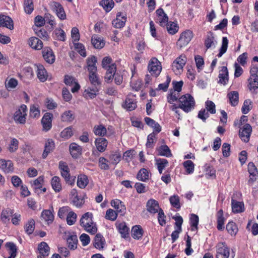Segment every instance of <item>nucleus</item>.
<instances>
[{
	"label": "nucleus",
	"instance_id": "1",
	"mask_svg": "<svg viewBox=\"0 0 258 258\" xmlns=\"http://www.w3.org/2000/svg\"><path fill=\"white\" fill-rule=\"evenodd\" d=\"M93 215L91 213L87 212L81 217L80 220V225L88 232L94 234L97 230L96 224L92 220Z\"/></svg>",
	"mask_w": 258,
	"mask_h": 258
},
{
	"label": "nucleus",
	"instance_id": "2",
	"mask_svg": "<svg viewBox=\"0 0 258 258\" xmlns=\"http://www.w3.org/2000/svg\"><path fill=\"white\" fill-rule=\"evenodd\" d=\"M178 102L179 107L186 113L191 111L195 106V99L189 94H186L179 97Z\"/></svg>",
	"mask_w": 258,
	"mask_h": 258
},
{
	"label": "nucleus",
	"instance_id": "3",
	"mask_svg": "<svg viewBox=\"0 0 258 258\" xmlns=\"http://www.w3.org/2000/svg\"><path fill=\"white\" fill-rule=\"evenodd\" d=\"M193 33L189 30H186L183 32L177 42V47L181 49L186 46L191 41L193 37Z\"/></svg>",
	"mask_w": 258,
	"mask_h": 258
},
{
	"label": "nucleus",
	"instance_id": "4",
	"mask_svg": "<svg viewBox=\"0 0 258 258\" xmlns=\"http://www.w3.org/2000/svg\"><path fill=\"white\" fill-rule=\"evenodd\" d=\"M186 62V57L181 54L172 63V70L176 75H180L183 70V67Z\"/></svg>",
	"mask_w": 258,
	"mask_h": 258
},
{
	"label": "nucleus",
	"instance_id": "5",
	"mask_svg": "<svg viewBox=\"0 0 258 258\" xmlns=\"http://www.w3.org/2000/svg\"><path fill=\"white\" fill-rule=\"evenodd\" d=\"M148 68L151 75L155 77L158 76L162 70L160 62L155 57L150 60Z\"/></svg>",
	"mask_w": 258,
	"mask_h": 258
},
{
	"label": "nucleus",
	"instance_id": "6",
	"mask_svg": "<svg viewBox=\"0 0 258 258\" xmlns=\"http://www.w3.org/2000/svg\"><path fill=\"white\" fill-rule=\"evenodd\" d=\"M27 113V107L26 105L23 104L21 105L18 110L14 114V120L18 123L24 124L26 122V116Z\"/></svg>",
	"mask_w": 258,
	"mask_h": 258
},
{
	"label": "nucleus",
	"instance_id": "7",
	"mask_svg": "<svg viewBox=\"0 0 258 258\" xmlns=\"http://www.w3.org/2000/svg\"><path fill=\"white\" fill-rule=\"evenodd\" d=\"M229 249L227 246L222 242L218 243L216 246V258H228Z\"/></svg>",
	"mask_w": 258,
	"mask_h": 258
},
{
	"label": "nucleus",
	"instance_id": "8",
	"mask_svg": "<svg viewBox=\"0 0 258 258\" xmlns=\"http://www.w3.org/2000/svg\"><path fill=\"white\" fill-rule=\"evenodd\" d=\"M50 6L52 10L60 20H63L66 19L64 9L60 3L54 1L50 3Z\"/></svg>",
	"mask_w": 258,
	"mask_h": 258
},
{
	"label": "nucleus",
	"instance_id": "9",
	"mask_svg": "<svg viewBox=\"0 0 258 258\" xmlns=\"http://www.w3.org/2000/svg\"><path fill=\"white\" fill-rule=\"evenodd\" d=\"M64 83L66 85L72 87L71 91L73 93L78 92L80 89V86L77 80L72 76L66 75L64 78Z\"/></svg>",
	"mask_w": 258,
	"mask_h": 258
},
{
	"label": "nucleus",
	"instance_id": "10",
	"mask_svg": "<svg viewBox=\"0 0 258 258\" xmlns=\"http://www.w3.org/2000/svg\"><path fill=\"white\" fill-rule=\"evenodd\" d=\"M252 128L249 124H246L241 127L239 132V135L241 139L245 142H248L249 140Z\"/></svg>",
	"mask_w": 258,
	"mask_h": 258
},
{
	"label": "nucleus",
	"instance_id": "11",
	"mask_svg": "<svg viewBox=\"0 0 258 258\" xmlns=\"http://www.w3.org/2000/svg\"><path fill=\"white\" fill-rule=\"evenodd\" d=\"M53 114L50 112L45 113L41 119V123L43 126V130L47 132L50 130L52 127V119Z\"/></svg>",
	"mask_w": 258,
	"mask_h": 258
},
{
	"label": "nucleus",
	"instance_id": "12",
	"mask_svg": "<svg viewBox=\"0 0 258 258\" xmlns=\"http://www.w3.org/2000/svg\"><path fill=\"white\" fill-rule=\"evenodd\" d=\"M44 60L48 63H53L55 61V55L52 50L48 47H44L42 51Z\"/></svg>",
	"mask_w": 258,
	"mask_h": 258
},
{
	"label": "nucleus",
	"instance_id": "13",
	"mask_svg": "<svg viewBox=\"0 0 258 258\" xmlns=\"http://www.w3.org/2000/svg\"><path fill=\"white\" fill-rule=\"evenodd\" d=\"M146 207L147 211L151 214L158 213L160 209H161L158 202L153 199L148 201Z\"/></svg>",
	"mask_w": 258,
	"mask_h": 258
},
{
	"label": "nucleus",
	"instance_id": "14",
	"mask_svg": "<svg viewBox=\"0 0 258 258\" xmlns=\"http://www.w3.org/2000/svg\"><path fill=\"white\" fill-rule=\"evenodd\" d=\"M0 169L6 173L13 172L14 165L11 160L0 159Z\"/></svg>",
	"mask_w": 258,
	"mask_h": 258
},
{
	"label": "nucleus",
	"instance_id": "15",
	"mask_svg": "<svg viewBox=\"0 0 258 258\" xmlns=\"http://www.w3.org/2000/svg\"><path fill=\"white\" fill-rule=\"evenodd\" d=\"M0 27H5L10 30L14 29V22L9 16L0 15Z\"/></svg>",
	"mask_w": 258,
	"mask_h": 258
},
{
	"label": "nucleus",
	"instance_id": "16",
	"mask_svg": "<svg viewBox=\"0 0 258 258\" xmlns=\"http://www.w3.org/2000/svg\"><path fill=\"white\" fill-rule=\"evenodd\" d=\"M55 148V143L52 139H48L46 141L44 150L42 153V157L43 159H45L48 155L53 151Z\"/></svg>",
	"mask_w": 258,
	"mask_h": 258
},
{
	"label": "nucleus",
	"instance_id": "17",
	"mask_svg": "<svg viewBox=\"0 0 258 258\" xmlns=\"http://www.w3.org/2000/svg\"><path fill=\"white\" fill-rule=\"evenodd\" d=\"M219 80L218 83L225 85L228 81V72L226 67H221L219 74Z\"/></svg>",
	"mask_w": 258,
	"mask_h": 258
},
{
	"label": "nucleus",
	"instance_id": "18",
	"mask_svg": "<svg viewBox=\"0 0 258 258\" xmlns=\"http://www.w3.org/2000/svg\"><path fill=\"white\" fill-rule=\"evenodd\" d=\"M91 43L97 49H101L105 45V41L103 38L98 35H93L91 38Z\"/></svg>",
	"mask_w": 258,
	"mask_h": 258
},
{
	"label": "nucleus",
	"instance_id": "19",
	"mask_svg": "<svg viewBox=\"0 0 258 258\" xmlns=\"http://www.w3.org/2000/svg\"><path fill=\"white\" fill-rule=\"evenodd\" d=\"M29 45L35 50H40L42 48L43 44L42 41L35 37H31L28 40Z\"/></svg>",
	"mask_w": 258,
	"mask_h": 258
},
{
	"label": "nucleus",
	"instance_id": "20",
	"mask_svg": "<svg viewBox=\"0 0 258 258\" xmlns=\"http://www.w3.org/2000/svg\"><path fill=\"white\" fill-rule=\"evenodd\" d=\"M99 89L100 88L98 87H88L84 91L83 96L87 99H93L96 96Z\"/></svg>",
	"mask_w": 258,
	"mask_h": 258
},
{
	"label": "nucleus",
	"instance_id": "21",
	"mask_svg": "<svg viewBox=\"0 0 258 258\" xmlns=\"http://www.w3.org/2000/svg\"><path fill=\"white\" fill-rule=\"evenodd\" d=\"M82 147L75 143H71L70 145V152L74 158H77L82 153Z\"/></svg>",
	"mask_w": 258,
	"mask_h": 258
},
{
	"label": "nucleus",
	"instance_id": "22",
	"mask_svg": "<svg viewBox=\"0 0 258 258\" xmlns=\"http://www.w3.org/2000/svg\"><path fill=\"white\" fill-rule=\"evenodd\" d=\"M37 67V76L39 80L42 82H45L47 79V73L44 67L41 64H38Z\"/></svg>",
	"mask_w": 258,
	"mask_h": 258
},
{
	"label": "nucleus",
	"instance_id": "23",
	"mask_svg": "<svg viewBox=\"0 0 258 258\" xmlns=\"http://www.w3.org/2000/svg\"><path fill=\"white\" fill-rule=\"evenodd\" d=\"M106 73L104 77L105 81L107 83H109L113 79V77L115 75V73L116 71V66L114 63H112L108 67L107 70H106Z\"/></svg>",
	"mask_w": 258,
	"mask_h": 258
},
{
	"label": "nucleus",
	"instance_id": "24",
	"mask_svg": "<svg viewBox=\"0 0 258 258\" xmlns=\"http://www.w3.org/2000/svg\"><path fill=\"white\" fill-rule=\"evenodd\" d=\"M75 118L74 112L72 110L64 111L60 116L61 120L64 122H72Z\"/></svg>",
	"mask_w": 258,
	"mask_h": 258
},
{
	"label": "nucleus",
	"instance_id": "25",
	"mask_svg": "<svg viewBox=\"0 0 258 258\" xmlns=\"http://www.w3.org/2000/svg\"><path fill=\"white\" fill-rule=\"evenodd\" d=\"M97 62L96 58L95 56H92L91 57H89L87 59V69L89 73H93L94 72H96L97 71V67L96 66V63Z\"/></svg>",
	"mask_w": 258,
	"mask_h": 258
},
{
	"label": "nucleus",
	"instance_id": "26",
	"mask_svg": "<svg viewBox=\"0 0 258 258\" xmlns=\"http://www.w3.org/2000/svg\"><path fill=\"white\" fill-rule=\"evenodd\" d=\"M249 90L253 94L258 93V77L249 78L248 79Z\"/></svg>",
	"mask_w": 258,
	"mask_h": 258
},
{
	"label": "nucleus",
	"instance_id": "27",
	"mask_svg": "<svg viewBox=\"0 0 258 258\" xmlns=\"http://www.w3.org/2000/svg\"><path fill=\"white\" fill-rule=\"evenodd\" d=\"M130 95L126 98L123 106L128 111H132L137 107V102L134 98H130Z\"/></svg>",
	"mask_w": 258,
	"mask_h": 258
},
{
	"label": "nucleus",
	"instance_id": "28",
	"mask_svg": "<svg viewBox=\"0 0 258 258\" xmlns=\"http://www.w3.org/2000/svg\"><path fill=\"white\" fill-rule=\"evenodd\" d=\"M105 244V241L102 235L100 234H97L94 239V246L99 249H102Z\"/></svg>",
	"mask_w": 258,
	"mask_h": 258
},
{
	"label": "nucleus",
	"instance_id": "29",
	"mask_svg": "<svg viewBox=\"0 0 258 258\" xmlns=\"http://www.w3.org/2000/svg\"><path fill=\"white\" fill-rule=\"evenodd\" d=\"M95 143L97 149L100 152H103L106 150L108 144L107 141L103 138L96 139Z\"/></svg>",
	"mask_w": 258,
	"mask_h": 258
},
{
	"label": "nucleus",
	"instance_id": "30",
	"mask_svg": "<svg viewBox=\"0 0 258 258\" xmlns=\"http://www.w3.org/2000/svg\"><path fill=\"white\" fill-rule=\"evenodd\" d=\"M217 43L215 39L213 34L210 32L207 36V37L205 40V46L207 49H209L211 47H215L216 44Z\"/></svg>",
	"mask_w": 258,
	"mask_h": 258
},
{
	"label": "nucleus",
	"instance_id": "31",
	"mask_svg": "<svg viewBox=\"0 0 258 258\" xmlns=\"http://www.w3.org/2000/svg\"><path fill=\"white\" fill-rule=\"evenodd\" d=\"M248 171L250 174L249 182H253L256 180L255 176L257 174V170L254 164L252 162H250L248 164Z\"/></svg>",
	"mask_w": 258,
	"mask_h": 258
},
{
	"label": "nucleus",
	"instance_id": "32",
	"mask_svg": "<svg viewBox=\"0 0 258 258\" xmlns=\"http://www.w3.org/2000/svg\"><path fill=\"white\" fill-rule=\"evenodd\" d=\"M111 206L114 207L118 212L124 213L126 208L123 203L118 199L112 200L111 202Z\"/></svg>",
	"mask_w": 258,
	"mask_h": 258
},
{
	"label": "nucleus",
	"instance_id": "33",
	"mask_svg": "<svg viewBox=\"0 0 258 258\" xmlns=\"http://www.w3.org/2000/svg\"><path fill=\"white\" fill-rule=\"evenodd\" d=\"M38 250L40 253V255L43 257L47 256L49 255L50 248L47 243L42 242L38 245Z\"/></svg>",
	"mask_w": 258,
	"mask_h": 258
},
{
	"label": "nucleus",
	"instance_id": "34",
	"mask_svg": "<svg viewBox=\"0 0 258 258\" xmlns=\"http://www.w3.org/2000/svg\"><path fill=\"white\" fill-rule=\"evenodd\" d=\"M232 211L233 213H238L244 211V204L233 199L231 200Z\"/></svg>",
	"mask_w": 258,
	"mask_h": 258
},
{
	"label": "nucleus",
	"instance_id": "35",
	"mask_svg": "<svg viewBox=\"0 0 258 258\" xmlns=\"http://www.w3.org/2000/svg\"><path fill=\"white\" fill-rule=\"evenodd\" d=\"M14 211L10 208H7L2 211L1 215V219L3 222L7 223L10 220V217H12Z\"/></svg>",
	"mask_w": 258,
	"mask_h": 258
},
{
	"label": "nucleus",
	"instance_id": "36",
	"mask_svg": "<svg viewBox=\"0 0 258 258\" xmlns=\"http://www.w3.org/2000/svg\"><path fill=\"white\" fill-rule=\"evenodd\" d=\"M43 182L44 177L42 176H39L33 182H31V186L35 192H37L38 189H41L42 188Z\"/></svg>",
	"mask_w": 258,
	"mask_h": 258
},
{
	"label": "nucleus",
	"instance_id": "37",
	"mask_svg": "<svg viewBox=\"0 0 258 258\" xmlns=\"http://www.w3.org/2000/svg\"><path fill=\"white\" fill-rule=\"evenodd\" d=\"M143 235V230L139 225L134 226L132 229V236L134 239H139Z\"/></svg>",
	"mask_w": 258,
	"mask_h": 258
},
{
	"label": "nucleus",
	"instance_id": "38",
	"mask_svg": "<svg viewBox=\"0 0 258 258\" xmlns=\"http://www.w3.org/2000/svg\"><path fill=\"white\" fill-rule=\"evenodd\" d=\"M51 184L53 189L55 192H59L61 190L62 186L60 183V179L59 177L55 176L52 177Z\"/></svg>",
	"mask_w": 258,
	"mask_h": 258
},
{
	"label": "nucleus",
	"instance_id": "39",
	"mask_svg": "<svg viewBox=\"0 0 258 258\" xmlns=\"http://www.w3.org/2000/svg\"><path fill=\"white\" fill-rule=\"evenodd\" d=\"M68 247L71 249H75L77 247L78 238L76 235H71L67 239Z\"/></svg>",
	"mask_w": 258,
	"mask_h": 258
},
{
	"label": "nucleus",
	"instance_id": "40",
	"mask_svg": "<svg viewBox=\"0 0 258 258\" xmlns=\"http://www.w3.org/2000/svg\"><path fill=\"white\" fill-rule=\"evenodd\" d=\"M33 30L35 34L43 40H47L49 38V36L47 31L41 28L34 27Z\"/></svg>",
	"mask_w": 258,
	"mask_h": 258
},
{
	"label": "nucleus",
	"instance_id": "41",
	"mask_svg": "<svg viewBox=\"0 0 258 258\" xmlns=\"http://www.w3.org/2000/svg\"><path fill=\"white\" fill-rule=\"evenodd\" d=\"M41 218L48 224L51 223L54 220V216L50 210H44L41 213Z\"/></svg>",
	"mask_w": 258,
	"mask_h": 258
},
{
	"label": "nucleus",
	"instance_id": "42",
	"mask_svg": "<svg viewBox=\"0 0 258 258\" xmlns=\"http://www.w3.org/2000/svg\"><path fill=\"white\" fill-rule=\"evenodd\" d=\"M109 162L110 164L116 165L120 161L121 154L117 152H112L109 156Z\"/></svg>",
	"mask_w": 258,
	"mask_h": 258
},
{
	"label": "nucleus",
	"instance_id": "43",
	"mask_svg": "<svg viewBox=\"0 0 258 258\" xmlns=\"http://www.w3.org/2000/svg\"><path fill=\"white\" fill-rule=\"evenodd\" d=\"M217 229L221 230L224 228V218L223 217V212L222 210H220L217 214Z\"/></svg>",
	"mask_w": 258,
	"mask_h": 258
},
{
	"label": "nucleus",
	"instance_id": "44",
	"mask_svg": "<svg viewBox=\"0 0 258 258\" xmlns=\"http://www.w3.org/2000/svg\"><path fill=\"white\" fill-rule=\"evenodd\" d=\"M106 128L102 124L95 125L93 128V132L95 135L103 137L106 134Z\"/></svg>",
	"mask_w": 258,
	"mask_h": 258
},
{
	"label": "nucleus",
	"instance_id": "45",
	"mask_svg": "<svg viewBox=\"0 0 258 258\" xmlns=\"http://www.w3.org/2000/svg\"><path fill=\"white\" fill-rule=\"evenodd\" d=\"M227 97L232 105L235 106L238 102V93L237 91H231L227 94Z\"/></svg>",
	"mask_w": 258,
	"mask_h": 258
},
{
	"label": "nucleus",
	"instance_id": "46",
	"mask_svg": "<svg viewBox=\"0 0 258 258\" xmlns=\"http://www.w3.org/2000/svg\"><path fill=\"white\" fill-rule=\"evenodd\" d=\"M88 183V177L86 175L82 174L78 177L77 185L81 188H84Z\"/></svg>",
	"mask_w": 258,
	"mask_h": 258
},
{
	"label": "nucleus",
	"instance_id": "47",
	"mask_svg": "<svg viewBox=\"0 0 258 258\" xmlns=\"http://www.w3.org/2000/svg\"><path fill=\"white\" fill-rule=\"evenodd\" d=\"M89 79L90 83L94 87H98L100 88L101 83L96 74V72L89 73Z\"/></svg>",
	"mask_w": 258,
	"mask_h": 258
},
{
	"label": "nucleus",
	"instance_id": "48",
	"mask_svg": "<svg viewBox=\"0 0 258 258\" xmlns=\"http://www.w3.org/2000/svg\"><path fill=\"white\" fill-rule=\"evenodd\" d=\"M100 4L106 12L110 11L114 4L113 0H102Z\"/></svg>",
	"mask_w": 258,
	"mask_h": 258
},
{
	"label": "nucleus",
	"instance_id": "49",
	"mask_svg": "<svg viewBox=\"0 0 258 258\" xmlns=\"http://www.w3.org/2000/svg\"><path fill=\"white\" fill-rule=\"evenodd\" d=\"M137 178L139 180L146 181L149 178V173L148 171L145 168L141 169L137 174Z\"/></svg>",
	"mask_w": 258,
	"mask_h": 258
},
{
	"label": "nucleus",
	"instance_id": "50",
	"mask_svg": "<svg viewBox=\"0 0 258 258\" xmlns=\"http://www.w3.org/2000/svg\"><path fill=\"white\" fill-rule=\"evenodd\" d=\"M199 217L194 214H192L190 218V223L191 226V230L195 231L198 229V225L199 223Z\"/></svg>",
	"mask_w": 258,
	"mask_h": 258
},
{
	"label": "nucleus",
	"instance_id": "51",
	"mask_svg": "<svg viewBox=\"0 0 258 258\" xmlns=\"http://www.w3.org/2000/svg\"><path fill=\"white\" fill-rule=\"evenodd\" d=\"M35 221L33 219H31L25 225V231L28 235H30L33 232L35 229Z\"/></svg>",
	"mask_w": 258,
	"mask_h": 258
},
{
	"label": "nucleus",
	"instance_id": "52",
	"mask_svg": "<svg viewBox=\"0 0 258 258\" xmlns=\"http://www.w3.org/2000/svg\"><path fill=\"white\" fill-rule=\"evenodd\" d=\"M156 164L159 172L162 174L163 170L168 165V162L165 159H158L156 160Z\"/></svg>",
	"mask_w": 258,
	"mask_h": 258
},
{
	"label": "nucleus",
	"instance_id": "53",
	"mask_svg": "<svg viewBox=\"0 0 258 258\" xmlns=\"http://www.w3.org/2000/svg\"><path fill=\"white\" fill-rule=\"evenodd\" d=\"M54 38L56 40L64 41L66 36L65 32L61 29H56L54 31Z\"/></svg>",
	"mask_w": 258,
	"mask_h": 258
},
{
	"label": "nucleus",
	"instance_id": "54",
	"mask_svg": "<svg viewBox=\"0 0 258 258\" xmlns=\"http://www.w3.org/2000/svg\"><path fill=\"white\" fill-rule=\"evenodd\" d=\"M126 18L125 17H121V19L120 18H116L112 21V24L116 28H122L126 22Z\"/></svg>",
	"mask_w": 258,
	"mask_h": 258
},
{
	"label": "nucleus",
	"instance_id": "55",
	"mask_svg": "<svg viewBox=\"0 0 258 258\" xmlns=\"http://www.w3.org/2000/svg\"><path fill=\"white\" fill-rule=\"evenodd\" d=\"M226 230L231 235H235L238 231V228L233 222H229L226 225Z\"/></svg>",
	"mask_w": 258,
	"mask_h": 258
},
{
	"label": "nucleus",
	"instance_id": "56",
	"mask_svg": "<svg viewBox=\"0 0 258 258\" xmlns=\"http://www.w3.org/2000/svg\"><path fill=\"white\" fill-rule=\"evenodd\" d=\"M60 137L64 139H68L73 135V127L69 126L65 128L61 133Z\"/></svg>",
	"mask_w": 258,
	"mask_h": 258
},
{
	"label": "nucleus",
	"instance_id": "57",
	"mask_svg": "<svg viewBox=\"0 0 258 258\" xmlns=\"http://www.w3.org/2000/svg\"><path fill=\"white\" fill-rule=\"evenodd\" d=\"M228 40L226 37H223L222 38V46L220 49V51L217 55L219 57H221L225 53L227 49Z\"/></svg>",
	"mask_w": 258,
	"mask_h": 258
},
{
	"label": "nucleus",
	"instance_id": "58",
	"mask_svg": "<svg viewBox=\"0 0 258 258\" xmlns=\"http://www.w3.org/2000/svg\"><path fill=\"white\" fill-rule=\"evenodd\" d=\"M71 208L69 206H63L59 209L58 216L61 219H64L66 216L71 212Z\"/></svg>",
	"mask_w": 258,
	"mask_h": 258
},
{
	"label": "nucleus",
	"instance_id": "59",
	"mask_svg": "<svg viewBox=\"0 0 258 258\" xmlns=\"http://www.w3.org/2000/svg\"><path fill=\"white\" fill-rule=\"evenodd\" d=\"M118 230L121 234L122 237H126L128 235L129 228L126 225L125 223L123 222L120 223L118 226Z\"/></svg>",
	"mask_w": 258,
	"mask_h": 258
},
{
	"label": "nucleus",
	"instance_id": "60",
	"mask_svg": "<svg viewBox=\"0 0 258 258\" xmlns=\"http://www.w3.org/2000/svg\"><path fill=\"white\" fill-rule=\"evenodd\" d=\"M77 214L71 211L67 216L66 220L67 223L69 225H72L75 223L77 219Z\"/></svg>",
	"mask_w": 258,
	"mask_h": 258
},
{
	"label": "nucleus",
	"instance_id": "61",
	"mask_svg": "<svg viewBox=\"0 0 258 258\" xmlns=\"http://www.w3.org/2000/svg\"><path fill=\"white\" fill-rule=\"evenodd\" d=\"M85 202L84 198L80 196L73 197L71 201V203L77 208H80L82 207Z\"/></svg>",
	"mask_w": 258,
	"mask_h": 258
},
{
	"label": "nucleus",
	"instance_id": "62",
	"mask_svg": "<svg viewBox=\"0 0 258 258\" xmlns=\"http://www.w3.org/2000/svg\"><path fill=\"white\" fill-rule=\"evenodd\" d=\"M40 115V110L37 105L31 106L30 109V116L33 118L38 117Z\"/></svg>",
	"mask_w": 258,
	"mask_h": 258
},
{
	"label": "nucleus",
	"instance_id": "63",
	"mask_svg": "<svg viewBox=\"0 0 258 258\" xmlns=\"http://www.w3.org/2000/svg\"><path fill=\"white\" fill-rule=\"evenodd\" d=\"M159 153L161 156L167 157L172 156L171 151L167 145L161 146L159 149Z\"/></svg>",
	"mask_w": 258,
	"mask_h": 258
},
{
	"label": "nucleus",
	"instance_id": "64",
	"mask_svg": "<svg viewBox=\"0 0 258 258\" xmlns=\"http://www.w3.org/2000/svg\"><path fill=\"white\" fill-rule=\"evenodd\" d=\"M24 5L25 12L28 14H31L34 10L32 0H25Z\"/></svg>",
	"mask_w": 258,
	"mask_h": 258
}]
</instances>
